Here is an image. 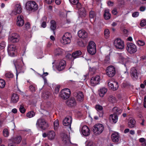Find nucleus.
Wrapping results in <instances>:
<instances>
[{"label":"nucleus","instance_id":"aec40b11","mask_svg":"<svg viewBox=\"0 0 146 146\" xmlns=\"http://www.w3.org/2000/svg\"><path fill=\"white\" fill-rule=\"evenodd\" d=\"M74 96L76 97L78 101L81 102L84 100V95L82 92L74 93Z\"/></svg>","mask_w":146,"mask_h":146},{"label":"nucleus","instance_id":"393cba45","mask_svg":"<svg viewBox=\"0 0 146 146\" xmlns=\"http://www.w3.org/2000/svg\"><path fill=\"white\" fill-rule=\"evenodd\" d=\"M62 141L63 143L66 144H69L70 143V140L68 135L65 133H63L62 135Z\"/></svg>","mask_w":146,"mask_h":146},{"label":"nucleus","instance_id":"4468645a","mask_svg":"<svg viewBox=\"0 0 146 146\" xmlns=\"http://www.w3.org/2000/svg\"><path fill=\"white\" fill-rule=\"evenodd\" d=\"M19 35L17 33L13 34L9 37V40L12 43L17 42L19 41Z\"/></svg>","mask_w":146,"mask_h":146},{"label":"nucleus","instance_id":"6e6d98bb","mask_svg":"<svg viewBox=\"0 0 146 146\" xmlns=\"http://www.w3.org/2000/svg\"><path fill=\"white\" fill-rule=\"evenodd\" d=\"M146 25V21L145 20H143L140 23V25L141 27H144Z\"/></svg>","mask_w":146,"mask_h":146},{"label":"nucleus","instance_id":"de8ad7c7","mask_svg":"<svg viewBox=\"0 0 146 146\" xmlns=\"http://www.w3.org/2000/svg\"><path fill=\"white\" fill-rule=\"evenodd\" d=\"M109 34L110 31L109 30L107 29H105L104 31V34L106 38H107L109 37Z\"/></svg>","mask_w":146,"mask_h":146},{"label":"nucleus","instance_id":"052dcab7","mask_svg":"<svg viewBox=\"0 0 146 146\" xmlns=\"http://www.w3.org/2000/svg\"><path fill=\"white\" fill-rule=\"evenodd\" d=\"M25 27L26 29H28L30 28V25L29 23H27L25 24Z\"/></svg>","mask_w":146,"mask_h":146},{"label":"nucleus","instance_id":"c85d7f7f","mask_svg":"<svg viewBox=\"0 0 146 146\" xmlns=\"http://www.w3.org/2000/svg\"><path fill=\"white\" fill-rule=\"evenodd\" d=\"M19 100V97L18 96L15 94H12L11 97V101L14 103H16L18 102Z\"/></svg>","mask_w":146,"mask_h":146},{"label":"nucleus","instance_id":"2eb2a0df","mask_svg":"<svg viewBox=\"0 0 146 146\" xmlns=\"http://www.w3.org/2000/svg\"><path fill=\"white\" fill-rule=\"evenodd\" d=\"M100 80V76L98 75L93 77L90 81L91 85L92 86H95L99 84Z\"/></svg>","mask_w":146,"mask_h":146},{"label":"nucleus","instance_id":"cd10ccee","mask_svg":"<svg viewBox=\"0 0 146 146\" xmlns=\"http://www.w3.org/2000/svg\"><path fill=\"white\" fill-rule=\"evenodd\" d=\"M66 104L69 106L74 107L76 105V102L74 98H71L67 101Z\"/></svg>","mask_w":146,"mask_h":146},{"label":"nucleus","instance_id":"e2e57ef3","mask_svg":"<svg viewBox=\"0 0 146 146\" xmlns=\"http://www.w3.org/2000/svg\"><path fill=\"white\" fill-rule=\"evenodd\" d=\"M94 143L92 141L89 142L87 145V146H94Z\"/></svg>","mask_w":146,"mask_h":146},{"label":"nucleus","instance_id":"c756f323","mask_svg":"<svg viewBox=\"0 0 146 146\" xmlns=\"http://www.w3.org/2000/svg\"><path fill=\"white\" fill-rule=\"evenodd\" d=\"M107 89L105 88H102L99 90V94L101 97H103L107 91Z\"/></svg>","mask_w":146,"mask_h":146},{"label":"nucleus","instance_id":"a18cd8bd","mask_svg":"<svg viewBox=\"0 0 146 146\" xmlns=\"http://www.w3.org/2000/svg\"><path fill=\"white\" fill-rule=\"evenodd\" d=\"M109 100L111 103H113L116 102V99L115 98L112 96H109Z\"/></svg>","mask_w":146,"mask_h":146},{"label":"nucleus","instance_id":"5fc2aeb1","mask_svg":"<svg viewBox=\"0 0 146 146\" xmlns=\"http://www.w3.org/2000/svg\"><path fill=\"white\" fill-rule=\"evenodd\" d=\"M96 68L95 67H93L92 68H90L89 71L92 74H94L96 70Z\"/></svg>","mask_w":146,"mask_h":146},{"label":"nucleus","instance_id":"bf43d9fd","mask_svg":"<svg viewBox=\"0 0 146 146\" xmlns=\"http://www.w3.org/2000/svg\"><path fill=\"white\" fill-rule=\"evenodd\" d=\"M29 89L32 92H34L36 90V88L33 86H31L29 87Z\"/></svg>","mask_w":146,"mask_h":146},{"label":"nucleus","instance_id":"4d7b16f0","mask_svg":"<svg viewBox=\"0 0 146 146\" xmlns=\"http://www.w3.org/2000/svg\"><path fill=\"white\" fill-rule=\"evenodd\" d=\"M139 15V12H134L132 14V16L133 17H136L138 16Z\"/></svg>","mask_w":146,"mask_h":146},{"label":"nucleus","instance_id":"8fccbe9b","mask_svg":"<svg viewBox=\"0 0 146 146\" xmlns=\"http://www.w3.org/2000/svg\"><path fill=\"white\" fill-rule=\"evenodd\" d=\"M5 76L9 78H12L13 77V74L10 72H8L5 74Z\"/></svg>","mask_w":146,"mask_h":146},{"label":"nucleus","instance_id":"774afa93","mask_svg":"<svg viewBox=\"0 0 146 146\" xmlns=\"http://www.w3.org/2000/svg\"><path fill=\"white\" fill-rule=\"evenodd\" d=\"M145 9V7H144L142 6L140 7V10L141 11H143Z\"/></svg>","mask_w":146,"mask_h":146},{"label":"nucleus","instance_id":"c9c22d12","mask_svg":"<svg viewBox=\"0 0 146 146\" xmlns=\"http://www.w3.org/2000/svg\"><path fill=\"white\" fill-rule=\"evenodd\" d=\"M135 121L134 119H132L130 120L128 123V125L129 127L133 128L135 125Z\"/></svg>","mask_w":146,"mask_h":146},{"label":"nucleus","instance_id":"b1692460","mask_svg":"<svg viewBox=\"0 0 146 146\" xmlns=\"http://www.w3.org/2000/svg\"><path fill=\"white\" fill-rule=\"evenodd\" d=\"M21 137L20 136H18L13 138H12L9 140L10 143L12 142L14 143L18 144L21 142Z\"/></svg>","mask_w":146,"mask_h":146},{"label":"nucleus","instance_id":"69168bd1","mask_svg":"<svg viewBox=\"0 0 146 146\" xmlns=\"http://www.w3.org/2000/svg\"><path fill=\"white\" fill-rule=\"evenodd\" d=\"M46 23L45 22H43L41 25V27L44 28L46 27Z\"/></svg>","mask_w":146,"mask_h":146},{"label":"nucleus","instance_id":"0e129e2a","mask_svg":"<svg viewBox=\"0 0 146 146\" xmlns=\"http://www.w3.org/2000/svg\"><path fill=\"white\" fill-rule=\"evenodd\" d=\"M45 1L47 4H50L53 1H54V0H45Z\"/></svg>","mask_w":146,"mask_h":146},{"label":"nucleus","instance_id":"4be33fe9","mask_svg":"<svg viewBox=\"0 0 146 146\" xmlns=\"http://www.w3.org/2000/svg\"><path fill=\"white\" fill-rule=\"evenodd\" d=\"M66 63L65 61L63 60H60L56 68L58 70L61 71L64 69L66 66Z\"/></svg>","mask_w":146,"mask_h":146},{"label":"nucleus","instance_id":"49530a36","mask_svg":"<svg viewBox=\"0 0 146 146\" xmlns=\"http://www.w3.org/2000/svg\"><path fill=\"white\" fill-rule=\"evenodd\" d=\"M35 115V113L33 111H31L28 113L27 114V116L29 118L33 117Z\"/></svg>","mask_w":146,"mask_h":146},{"label":"nucleus","instance_id":"13d9d810","mask_svg":"<svg viewBox=\"0 0 146 146\" xmlns=\"http://www.w3.org/2000/svg\"><path fill=\"white\" fill-rule=\"evenodd\" d=\"M60 88V86L59 85H58L55 88V93L56 94H57L59 92Z\"/></svg>","mask_w":146,"mask_h":146},{"label":"nucleus","instance_id":"37998d69","mask_svg":"<svg viewBox=\"0 0 146 146\" xmlns=\"http://www.w3.org/2000/svg\"><path fill=\"white\" fill-rule=\"evenodd\" d=\"M5 85V82L3 79H0V88H4Z\"/></svg>","mask_w":146,"mask_h":146},{"label":"nucleus","instance_id":"72a5a7b5","mask_svg":"<svg viewBox=\"0 0 146 146\" xmlns=\"http://www.w3.org/2000/svg\"><path fill=\"white\" fill-rule=\"evenodd\" d=\"M63 50L59 48H56L54 50V53L55 55H59L62 54Z\"/></svg>","mask_w":146,"mask_h":146},{"label":"nucleus","instance_id":"c03bdc74","mask_svg":"<svg viewBox=\"0 0 146 146\" xmlns=\"http://www.w3.org/2000/svg\"><path fill=\"white\" fill-rule=\"evenodd\" d=\"M19 110L20 112L22 113H24L25 111V109L24 107L23 104H21L19 106Z\"/></svg>","mask_w":146,"mask_h":146},{"label":"nucleus","instance_id":"7c9ffc66","mask_svg":"<svg viewBox=\"0 0 146 146\" xmlns=\"http://www.w3.org/2000/svg\"><path fill=\"white\" fill-rule=\"evenodd\" d=\"M109 10L108 9H106L104 14V17L106 20L109 19L111 17V14L109 13Z\"/></svg>","mask_w":146,"mask_h":146},{"label":"nucleus","instance_id":"e433bc0d","mask_svg":"<svg viewBox=\"0 0 146 146\" xmlns=\"http://www.w3.org/2000/svg\"><path fill=\"white\" fill-rule=\"evenodd\" d=\"M82 52L80 50L76 51L73 53L72 54V57L74 58H76L81 54Z\"/></svg>","mask_w":146,"mask_h":146},{"label":"nucleus","instance_id":"3c124183","mask_svg":"<svg viewBox=\"0 0 146 146\" xmlns=\"http://www.w3.org/2000/svg\"><path fill=\"white\" fill-rule=\"evenodd\" d=\"M137 43L138 45H139V46H143L145 44V43L142 40H138L137 42Z\"/></svg>","mask_w":146,"mask_h":146},{"label":"nucleus","instance_id":"f704fd0d","mask_svg":"<svg viewBox=\"0 0 146 146\" xmlns=\"http://www.w3.org/2000/svg\"><path fill=\"white\" fill-rule=\"evenodd\" d=\"M110 118L112 120L113 122L116 123L117 121L118 117L117 115L114 114L110 115Z\"/></svg>","mask_w":146,"mask_h":146},{"label":"nucleus","instance_id":"680f3d73","mask_svg":"<svg viewBox=\"0 0 146 146\" xmlns=\"http://www.w3.org/2000/svg\"><path fill=\"white\" fill-rule=\"evenodd\" d=\"M112 13L113 15H116L117 13V9L116 8H114L113 9L112 11Z\"/></svg>","mask_w":146,"mask_h":146},{"label":"nucleus","instance_id":"a19ab883","mask_svg":"<svg viewBox=\"0 0 146 146\" xmlns=\"http://www.w3.org/2000/svg\"><path fill=\"white\" fill-rule=\"evenodd\" d=\"M139 141L142 143V146H146V139L144 138H141L139 139Z\"/></svg>","mask_w":146,"mask_h":146},{"label":"nucleus","instance_id":"412c9836","mask_svg":"<svg viewBox=\"0 0 146 146\" xmlns=\"http://www.w3.org/2000/svg\"><path fill=\"white\" fill-rule=\"evenodd\" d=\"M130 74L131 77L133 80L137 79L138 77L137 72L135 68H131L130 70Z\"/></svg>","mask_w":146,"mask_h":146},{"label":"nucleus","instance_id":"20e7f679","mask_svg":"<svg viewBox=\"0 0 146 146\" xmlns=\"http://www.w3.org/2000/svg\"><path fill=\"white\" fill-rule=\"evenodd\" d=\"M25 8L29 11H34L38 9V5L35 1H29L27 2L25 4Z\"/></svg>","mask_w":146,"mask_h":146},{"label":"nucleus","instance_id":"ddd939ff","mask_svg":"<svg viewBox=\"0 0 146 146\" xmlns=\"http://www.w3.org/2000/svg\"><path fill=\"white\" fill-rule=\"evenodd\" d=\"M7 51L9 56H14L16 52V46L13 44L9 45L7 48Z\"/></svg>","mask_w":146,"mask_h":146},{"label":"nucleus","instance_id":"39448f33","mask_svg":"<svg viewBox=\"0 0 146 146\" xmlns=\"http://www.w3.org/2000/svg\"><path fill=\"white\" fill-rule=\"evenodd\" d=\"M104 129V126L101 124L95 125L93 127V131L95 135H99L102 133Z\"/></svg>","mask_w":146,"mask_h":146},{"label":"nucleus","instance_id":"5701e85b","mask_svg":"<svg viewBox=\"0 0 146 146\" xmlns=\"http://www.w3.org/2000/svg\"><path fill=\"white\" fill-rule=\"evenodd\" d=\"M95 109L97 111V113L99 114V117H102L103 115L102 107L100 105L97 104L95 106Z\"/></svg>","mask_w":146,"mask_h":146},{"label":"nucleus","instance_id":"338daca9","mask_svg":"<svg viewBox=\"0 0 146 146\" xmlns=\"http://www.w3.org/2000/svg\"><path fill=\"white\" fill-rule=\"evenodd\" d=\"M108 6H111L113 5V3L112 2H111L110 1H109L108 2Z\"/></svg>","mask_w":146,"mask_h":146},{"label":"nucleus","instance_id":"9d476101","mask_svg":"<svg viewBox=\"0 0 146 146\" xmlns=\"http://www.w3.org/2000/svg\"><path fill=\"white\" fill-rule=\"evenodd\" d=\"M107 82L108 87L110 89L114 91L117 89L118 86L117 82H114L111 79L108 80L107 81Z\"/></svg>","mask_w":146,"mask_h":146},{"label":"nucleus","instance_id":"2f4dec72","mask_svg":"<svg viewBox=\"0 0 146 146\" xmlns=\"http://www.w3.org/2000/svg\"><path fill=\"white\" fill-rule=\"evenodd\" d=\"M80 16L82 17H84L86 15V10L84 7H82L79 10Z\"/></svg>","mask_w":146,"mask_h":146},{"label":"nucleus","instance_id":"7ed1b4c3","mask_svg":"<svg viewBox=\"0 0 146 146\" xmlns=\"http://www.w3.org/2000/svg\"><path fill=\"white\" fill-rule=\"evenodd\" d=\"M116 56L117 62L124 64L126 67L129 66V62H128V59L124 57L123 54L117 53L116 54Z\"/></svg>","mask_w":146,"mask_h":146},{"label":"nucleus","instance_id":"4c0bfd02","mask_svg":"<svg viewBox=\"0 0 146 146\" xmlns=\"http://www.w3.org/2000/svg\"><path fill=\"white\" fill-rule=\"evenodd\" d=\"M51 26L50 29H51L54 31L56 29V25L55 22L54 20H52L50 22ZM54 34H55L54 31H53Z\"/></svg>","mask_w":146,"mask_h":146},{"label":"nucleus","instance_id":"f3484780","mask_svg":"<svg viewBox=\"0 0 146 146\" xmlns=\"http://www.w3.org/2000/svg\"><path fill=\"white\" fill-rule=\"evenodd\" d=\"M22 8L20 4L16 5L15 9L12 11V15H16L20 13L21 12Z\"/></svg>","mask_w":146,"mask_h":146},{"label":"nucleus","instance_id":"a878e982","mask_svg":"<svg viewBox=\"0 0 146 146\" xmlns=\"http://www.w3.org/2000/svg\"><path fill=\"white\" fill-rule=\"evenodd\" d=\"M112 141L114 142H117L119 140V135L117 132H114L111 135Z\"/></svg>","mask_w":146,"mask_h":146},{"label":"nucleus","instance_id":"79ce46f5","mask_svg":"<svg viewBox=\"0 0 146 146\" xmlns=\"http://www.w3.org/2000/svg\"><path fill=\"white\" fill-rule=\"evenodd\" d=\"M54 129L56 130L59 127V122L58 119L55 120L54 122Z\"/></svg>","mask_w":146,"mask_h":146},{"label":"nucleus","instance_id":"dca6fc26","mask_svg":"<svg viewBox=\"0 0 146 146\" xmlns=\"http://www.w3.org/2000/svg\"><path fill=\"white\" fill-rule=\"evenodd\" d=\"M80 131L82 135L85 136H88L90 134V130L88 127L84 125L80 129Z\"/></svg>","mask_w":146,"mask_h":146},{"label":"nucleus","instance_id":"864d4df0","mask_svg":"<svg viewBox=\"0 0 146 146\" xmlns=\"http://www.w3.org/2000/svg\"><path fill=\"white\" fill-rule=\"evenodd\" d=\"M70 3L73 5H76L78 3V0H69Z\"/></svg>","mask_w":146,"mask_h":146},{"label":"nucleus","instance_id":"58836bf2","mask_svg":"<svg viewBox=\"0 0 146 146\" xmlns=\"http://www.w3.org/2000/svg\"><path fill=\"white\" fill-rule=\"evenodd\" d=\"M94 48L96 49V44L93 41H90L88 46L87 48Z\"/></svg>","mask_w":146,"mask_h":146},{"label":"nucleus","instance_id":"423d86ee","mask_svg":"<svg viewBox=\"0 0 146 146\" xmlns=\"http://www.w3.org/2000/svg\"><path fill=\"white\" fill-rule=\"evenodd\" d=\"M42 137L44 138L47 137L49 140L52 141L55 139L56 134L53 131L50 130L48 131L46 133H43Z\"/></svg>","mask_w":146,"mask_h":146},{"label":"nucleus","instance_id":"9b49d317","mask_svg":"<svg viewBox=\"0 0 146 146\" xmlns=\"http://www.w3.org/2000/svg\"><path fill=\"white\" fill-rule=\"evenodd\" d=\"M70 94L71 92L69 89L65 88L61 91L60 96L62 99L66 100L70 97Z\"/></svg>","mask_w":146,"mask_h":146},{"label":"nucleus","instance_id":"bb28decb","mask_svg":"<svg viewBox=\"0 0 146 146\" xmlns=\"http://www.w3.org/2000/svg\"><path fill=\"white\" fill-rule=\"evenodd\" d=\"M78 35L80 38H86L88 36L87 33L84 30H79L78 32Z\"/></svg>","mask_w":146,"mask_h":146},{"label":"nucleus","instance_id":"6e6552de","mask_svg":"<svg viewBox=\"0 0 146 146\" xmlns=\"http://www.w3.org/2000/svg\"><path fill=\"white\" fill-rule=\"evenodd\" d=\"M114 44L115 48L117 49L122 50L124 48V44L123 41L119 38L114 40Z\"/></svg>","mask_w":146,"mask_h":146},{"label":"nucleus","instance_id":"f03ea898","mask_svg":"<svg viewBox=\"0 0 146 146\" xmlns=\"http://www.w3.org/2000/svg\"><path fill=\"white\" fill-rule=\"evenodd\" d=\"M36 125L38 128L44 130L46 129L49 127V125L46 120L42 117L38 119Z\"/></svg>","mask_w":146,"mask_h":146},{"label":"nucleus","instance_id":"ea45409f","mask_svg":"<svg viewBox=\"0 0 146 146\" xmlns=\"http://www.w3.org/2000/svg\"><path fill=\"white\" fill-rule=\"evenodd\" d=\"M88 53L92 55L94 54L96 52V49L94 48H87Z\"/></svg>","mask_w":146,"mask_h":146},{"label":"nucleus","instance_id":"0eeeda50","mask_svg":"<svg viewBox=\"0 0 146 146\" xmlns=\"http://www.w3.org/2000/svg\"><path fill=\"white\" fill-rule=\"evenodd\" d=\"M71 38V35L69 33H66L63 36L61 42L63 44H68L70 42Z\"/></svg>","mask_w":146,"mask_h":146},{"label":"nucleus","instance_id":"f8f14e48","mask_svg":"<svg viewBox=\"0 0 146 146\" xmlns=\"http://www.w3.org/2000/svg\"><path fill=\"white\" fill-rule=\"evenodd\" d=\"M115 68L112 66H108L106 70V74L109 77H112L115 74Z\"/></svg>","mask_w":146,"mask_h":146},{"label":"nucleus","instance_id":"09e8293b","mask_svg":"<svg viewBox=\"0 0 146 146\" xmlns=\"http://www.w3.org/2000/svg\"><path fill=\"white\" fill-rule=\"evenodd\" d=\"M3 134L4 136L6 137L8 136L9 135L8 130L6 129H4L3 131Z\"/></svg>","mask_w":146,"mask_h":146},{"label":"nucleus","instance_id":"a211bd4d","mask_svg":"<svg viewBox=\"0 0 146 146\" xmlns=\"http://www.w3.org/2000/svg\"><path fill=\"white\" fill-rule=\"evenodd\" d=\"M72 122V118L71 117H66L63 120V124L64 126H68L70 128Z\"/></svg>","mask_w":146,"mask_h":146},{"label":"nucleus","instance_id":"6ab92c4d","mask_svg":"<svg viewBox=\"0 0 146 146\" xmlns=\"http://www.w3.org/2000/svg\"><path fill=\"white\" fill-rule=\"evenodd\" d=\"M24 23L23 17L22 15H20L18 16L17 19V25L19 27H22Z\"/></svg>","mask_w":146,"mask_h":146},{"label":"nucleus","instance_id":"473e14b6","mask_svg":"<svg viewBox=\"0 0 146 146\" xmlns=\"http://www.w3.org/2000/svg\"><path fill=\"white\" fill-rule=\"evenodd\" d=\"M96 16V13L94 11H91L89 13V17L90 18V20L91 21L92 20L93 22H94L95 21V17Z\"/></svg>","mask_w":146,"mask_h":146},{"label":"nucleus","instance_id":"f257e3e1","mask_svg":"<svg viewBox=\"0 0 146 146\" xmlns=\"http://www.w3.org/2000/svg\"><path fill=\"white\" fill-rule=\"evenodd\" d=\"M13 63L17 71L16 76L17 78L18 72H23L25 69V66L22 61L20 60H15L13 61Z\"/></svg>","mask_w":146,"mask_h":146},{"label":"nucleus","instance_id":"1a4fd4ad","mask_svg":"<svg viewBox=\"0 0 146 146\" xmlns=\"http://www.w3.org/2000/svg\"><path fill=\"white\" fill-rule=\"evenodd\" d=\"M126 49L128 52L131 54L135 53L137 50L136 45L130 42L127 43Z\"/></svg>","mask_w":146,"mask_h":146},{"label":"nucleus","instance_id":"603ef678","mask_svg":"<svg viewBox=\"0 0 146 146\" xmlns=\"http://www.w3.org/2000/svg\"><path fill=\"white\" fill-rule=\"evenodd\" d=\"M6 45L5 43L4 42H2L0 43V48L1 49H3Z\"/></svg>","mask_w":146,"mask_h":146}]
</instances>
